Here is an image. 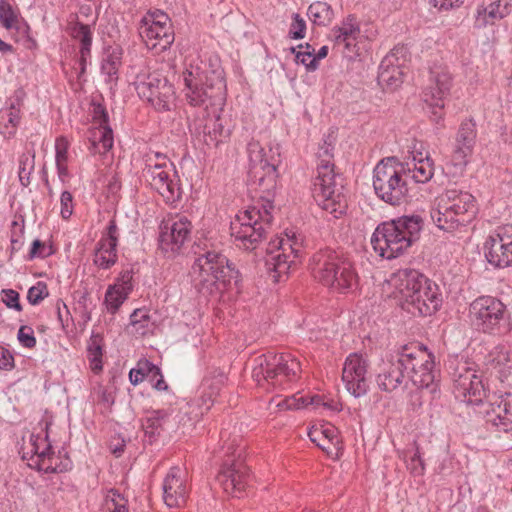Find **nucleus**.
<instances>
[{"label": "nucleus", "mask_w": 512, "mask_h": 512, "mask_svg": "<svg viewBox=\"0 0 512 512\" xmlns=\"http://www.w3.org/2000/svg\"><path fill=\"white\" fill-rule=\"evenodd\" d=\"M507 7L502 6L500 2L491 3L484 9V14L491 20L502 19L507 15Z\"/></svg>", "instance_id": "69168bd1"}, {"label": "nucleus", "mask_w": 512, "mask_h": 512, "mask_svg": "<svg viewBox=\"0 0 512 512\" xmlns=\"http://www.w3.org/2000/svg\"><path fill=\"white\" fill-rule=\"evenodd\" d=\"M184 97L192 107H202L207 117L202 127L203 141L217 147L230 136L218 112L225 104V79L221 66H189L183 72Z\"/></svg>", "instance_id": "f257e3e1"}, {"label": "nucleus", "mask_w": 512, "mask_h": 512, "mask_svg": "<svg viewBox=\"0 0 512 512\" xmlns=\"http://www.w3.org/2000/svg\"><path fill=\"white\" fill-rule=\"evenodd\" d=\"M122 48L118 45L109 46L105 51L103 64H117L122 57Z\"/></svg>", "instance_id": "338daca9"}, {"label": "nucleus", "mask_w": 512, "mask_h": 512, "mask_svg": "<svg viewBox=\"0 0 512 512\" xmlns=\"http://www.w3.org/2000/svg\"><path fill=\"white\" fill-rule=\"evenodd\" d=\"M403 175H406L404 163L396 157L382 159L373 170V188L376 195L393 206L404 203L408 196V186Z\"/></svg>", "instance_id": "f8f14e48"}, {"label": "nucleus", "mask_w": 512, "mask_h": 512, "mask_svg": "<svg viewBox=\"0 0 512 512\" xmlns=\"http://www.w3.org/2000/svg\"><path fill=\"white\" fill-rule=\"evenodd\" d=\"M471 323L485 334L506 336L512 332V317L498 298L482 295L469 306Z\"/></svg>", "instance_id": "9b49d317"}, {"label": "nucleus", "mask_w": 512, "mask_h": 512, "mask_svg": "<svg viewBox=\"0 0 512 512\" xmlns=\"http://www.w3.org/2000/svg\"><path fill=\"white\" fill-rule=\"evenodd\" d=\"M70 142L65 136H59L55 140V163L60 182L66 183L70 177L68 170V150Z\"/></svg>", "instance_id": "c9c22d12"}, {"label": "nucleus", "mask_w": 512, "mask_h": 512, "mask_svg": "<svg viewBox=\"0 0 512 512\" xmlns=\"http://www.w3.org/2000/svg\"><path fill=\"white\" fill-rule=\"evenodd\" d=\"M227 459L217 475V481L228 495L239 497L244 491L248 480V468L244 464L242 454L244 448H227Z\"/></svg>", "instance_id": "a211bd4d"}, {"label": "nucleus", "mask_w": 512, "mask_h": 512, "mask_svg": "<svg viewBox=\"0 0 512 512\" xmlns=\"http://www.w3.org/2000/svg\"><path fill=\"white\" fill-rule=\"evenodd\" d=\"M484 256L494 268L512 266V224L499 227L484 243Z\"/></svg>", "instance_id": "412c9836"}, {"label": "nucleus", "mask_w": 512, "mask_h": 512, "mask_svg": "<svg viewBox=\"0 0 512 512\" xmlns=\"http://www.w3.org/2000/svg\"><path fill=\"white\" fill-rule=\"evenodd\" d=\"M20 123V109L14 103L0 114L1 134L10 139L15 136L18 125Z\"/></svg>", "instance_id": "ea45409f"}, {"label": "nucleus", "mask_w": 512, "mask_h": 512, "mask_svg": "<svg viewBox=\"0 0 512 512\" xmlns=\"http://www.w3.org/2000/svg\"><path fill=\"white\" fill-rule=\"evenodd\" d=\"M49 291L45 282L39 281L30 287L27 293V300L32 305H37L48 297Z\"/></svg>", "instance_id": "5fc2aeb1"}, {"label": "nucleus", "mask_w": 512, "mask_h": 512, "mask_svg": "<svg viewBox=\"0 0 512 512\" xmlns=\"http://www.w3.org/2000/svg\"><path fill=\"white\" fill-rule=\"evenodd\" d=\"M428 83L422 91L424 108L432 122L442 125L445 99L452 86V77L446 66H429Z\"/></svg>", "instance_id": "4468645a"}, {"label": "nucleus", "mask_w": 512, "mask_h": 512, "mask_svg": "<svg viewBox=\"0 0 512 512\" xmlns=\"http://www.w3.org/2000/svg\"><path fill=\"white\" fill-rule=\"evenodd\" d=\"M247 154L251 184L259 191L261 198L269 197L276 188L277 168L281 163L279 144L262 146L259 141L251 139L247 144Z\"/></svg>", "instance_id": "9d476101"}, {"label": "nucleus", "mask_w": 512, "mask_h": 512, "mask_svg": "<svg viewBox=\"0 0 512 512\" xmlns=\"http://www.w3.org/2000/svg\"><path fill=\"white\" fill-rule=\"evenodd\" d=\"M420 216H403L377 226L371 237L373 249L379 256L393 259L402 255L419 237Z\"/></svg>", "instance_id": "423d86ee"}, {"label": "nucleus", "mask_w": 512, "mask_h": 512, "mask_svg": "<svg viewBox=\"0 0 512 512\" xmlns=\"http://www.w3.org/2000/svg\"><path fill=\"white\" fill-rule=\"evenodd\" d=\"M271 253L273 249L291 254V258L298 259L302 253V239L295 233H285L284 237H278L270 242Z\"/></svg>", "instance_id": "e433bc0d"}, {"label": "nucleus", "mask_w": 512, "mask_h": 512, "mask_svg": "<svg viewBox=\"0 0 512 512\" xmlns=\"http://www.w3.org/2000/svg\"><path fill=\"white\" fill-rule=\"evenodd\" d=\"M306 33V21L298 13L292 15V22L290 24L289 36L292 39H303Z\"/></svg>", "instance_id": "13d9d810"}, {"label": "nucleus", "mask_w": 512, "mask_h": 512, "mask_svg": "<svg viewBox=\"0 0 512 512\" xmlns=\"http://www.w3.org/2000/svg\"><path fill=\"white\" fill-rule=\"evenodd\" d=\"M143 177L166 203L173 204L181 198V188L173 163L165 154L149 152L145 157Z\"/></svg>", "instance_id": "ddd939ff"}, {"label": "nucleus", "mask_w": 512, "mask_h": 512, "mask_svg": "<svg viewBox=\"0 0 512 512\" xmlns=\"http://www.w3.org/2000/svg\"><path fill=\"white\" fill-rule=\"evenodd\" d=\"M489 404L485 410L486 421L501 431L512 430V394L495 392L488 396Z\"/></svg>", "instance_id": "a878e982"}, {"label": "nucleus", "mask_w": 512, "mask_h": 512, "mask_svg": "<svg viewBox=\"0 0 512 512\" xmlns=\"http://www.w3.org/2000/svg\"><path fill=\"white\" fill-rule=\"evenodd\" d=\"M169 413L166 410H154L147 414L142 421V428L150 438L160 434L168 421Z\"/></svg>", "instance_id": "79ce46f5"}, {"label": "nucleus", "mask_w": 512, "mask_h": 512, "mask_svg": "<svg viewBox=\"0 0 512 512\" xmlns=\"http://www.w3.org/2000/svg\"><path fill=\"white\" fill-rule=\"evenodd\" d=\"M308 436L327 455H338L341 442L338 429L334 425L330 423L314 425L309 429Z\"/></svg>", "instance_id": "c85d7f7f"}, {"label": "nucleus", "mask_w": 512, "mask_h": 512, "mask_svg": "<svg viewBox=\"0 0 512 512\" xmlns=\"http://www.w3.org/2000/svg\"><path fill=\"white\" fill-rule=\"evenodd\" d=\"M192 286L203 296H218L232 281H239V272L220 252L208 250L199 254L189 272Z\"/></svg>", "instance_id": "20e7f679"}, {"label": "nucleus", "mask_w": 512, "mask_h": 512, "mask_svg": "<svg viewBox=\"0 0 512 512\" xmlns=\"http://www.w3.org/2000/svg\"><path fill=\"white\" fill-rule=\"evenodd\" d=\"M2 301L9 309H14L18 312L22 310V306L19 301V293L13 289H3Z\"/></svg>", "instance_id": "0e129e2a"}, {"label": "nucleus", "mask_w": 512, "mask_h": 512, "mask_svg": "<svg viewBox=\"0 0 512 512\" xmlns=\"http://www.w3.org/2000/svg\"><path fill=\"white\" fill-rule=\"evenodd\" d=\"M74 211V201L72 194L65 190L60 196V215L64 220H68Z\"/></svg>", "instance_id": "bf43d9fd"}, {"label": "nucleus", "mask_w": 512, "mask_h": 512, "mask_svg": "<svg viewBox=\"0 0 512 512\" xmlns=\"http://www.w3.org/2000/svg\"><path fill=\"white\" fill-rule=\"evenodd\" d=\"M14 367V357L5 347L0 346V369L9 370Z\"/></svg>", "instance_id": "774afa93"}, {"label": "nucleus", "mask_w": 512, "mask_h": 512, "mask_svg": "<svg viewBox=\"0 0 512 512\" xmlns=\"http://www.w3.org/2000/svg\"><path fill=\"white\" fill-rule=\"evenodd\" d=\"M34 168L35 153L32 150H28L19 157L18 176L22 186L27 187L30 184Z\"/></svg>", "instance_id": "a18cd8bd"}, {"label": "nucleus", "mask_w": 512, "mask_h": 512, "mask_svg": "<svg viewBox=\"0 0 512 512\" xmlns=\"http://www.w3.org/2000/svg\"><path fill=\"white\" fill-rule=\"evenodd\" d=\"M261 203L240 211L230 224V234L235 245L252 251L266 238L273 216V204L268 197Z\"/></svg>", "instance_id": "0eeeda50"}, {"label": "nucleus", "mask_w": 512, "mask_h": 512, "mask_svg": "<svg viewBox=\"0 0 512 512\" xmlns=\"http://www.w3.org/2000/svg\"><path fill=\"white\" fill-rule=\"evenodd\" d=\"M90 369L98 374L103 370L104 338L99 333H92L86 347Z\"/></svg>", "instance_id": "72a5a7b5"}, {"label": "nucleus", "mask_w": 512, "mask_h": 512, "mask_svg": "<svg viewBox=\"0 0 512 512\" xmlns=\"http://www.w3.org/2000/svg\"><path fill=\"white\" fill-rule=\"evenodd\" d=\"M140 26L160 29L162 32L161 50H166L174 42V32L170 19L166 13L161 10L148 11L141 20Z\"/></svg>", "instance_id": "2f4dec72"}, {"label": "nucleus", "mask_w": 512, "mask_h": 512, "mask_svg": "<svg viewBox=\"0 0 512 512\" xmlns=\"http://www.w3.org/2000/svg\"><path fill=\"white\" fill-rule=\"evenodd\" d=\"M118 239L119 229L116 221L111 219L95 248L93 262L98 268L106 270L117 262Z\"/></svg>", "instance_id": "cd10ccee"}, {"label": "nucleus", "mask_w": 512, "mask_h": 512, "mask_svg": "<svg viewBox=\"0 0 512 512\" xmlns=\"http://www.w3.org/2000/svg\"><path fill=\"white\" fill-rule=\"evenodd\" d=\"M271 403H275V406L279 410H298L307 407V397L300 394H294L278 402L273 398Z\"/></svg>", "instance_id": "3c124183"}, {"label": "nucleus", "mask_w": 512, "mask_h": 512, "mask_svg": "<svg viewBox=\"0 0 512 512\" xmlns=\"http://www.w3.org/2000/svg\"><path fill=\"white\" fill-rule=\"evenodd\" d=\"M87 139L88 149L92 154L104 155L112 149L114 144L113 131L109 125L91 126Z\"/></svg>", "instance_id": "473e14b6"}, {"label": "nucleus", "mask_w": 512, "mask_h": 512, "mask_svg": "<svg viewBox=\"0 0 512 512\" xmlns=\"http://www.w3.org/2000/svg\"><path fill=\"white\" fill-rule=\"evenodd\" d=\"M132 279V272L124 271L120 274L116 283L108 287L105 293V304L110 313H116L132 292Z\"/></svg>", "instance_id": "c756f323"}, {"label": "nucleus", "mask_w": 512, "mask_h": 512, "mask_svg": "<svg viewBox=\"0 0 512 512\" xmlns=\"http://www.w3.org/2000/svg\"><path fill=\"white\" fill-rule=\"evenodd\" d=\"M415 350L418 353L425 355V357H423V360L421 361L414 358L409 359L410 364L404 366V369L410 383L414 387L420 389L428 387L434 381V360L432 354L419 343H411L403 346L399 354H411V356L414 357V355L416 356Z\"/></svg>", "instance_id": "aec40b11"}, {"label": "nucleus", "mask_w": 512, "mask_h": 512, "mask_svg": "<svg viewBox=\"0 0 512 512\" xmlns=\"http://www.w3.org/2000/svg\"><path fill=\"white\" fill-rule=\"evenodd\" d=\"M403 66H380L377 80L384 91L393 92L403 83Z\"/></svg>", "instance_id": "f704fd0d"}, {"label": "nucleus", "mask_w": 512, "mask_h": 512, "mask_svg": "<svg viewBox=\"0 0 512 512\" xmlns=\"http://www.w3.org/2000/svg\"><path fill=\"white\" fill-rule=\"evenodd\" d=\"M453 393L461 402L479 404L486 397V388L477 365L465 359L456 360L452 367Z\"/></svg>", "instance_id": "2eb2a0df"}, {"label": "nucleus", "mask_w": 512, "mask_h": 512, "mask_svg": "<svg viewBox=\"0 0 512 512\" xmlns=\"http://www.w3.org/2000/svg\"><path fill=\"white\" fill-rule=\"evenodd\" d=\"M404 165L406 168V175H410L416 183L425 184L429 182L434 175V164L432 159L417 161L415 163L407 162Z\"/></svg>", "instance_id": "58836bf2"}, {"label": "nucleus", "mask_w": 512, "mask_h": 512, "mask_svg": "<svg viewBox=\"0 0 512 512\" xmlns=\"http://www.w3.org/2000/svg\"><path fill=\"white\" fill-rule=\"evenodd\" d=\"M416 356L414 359L423 360L425 355L418 353L415 350ZM411 359V354H399L395 362H390L384 365L380 373L377 375L376 382L378 387L385 392H392L400 386L408 387L410 381L407 379L404 366H407ZM413 359V356H412Z\"/></svg>", "instance_id": "393cba45"}, {"label": "nucleus", "mask_w": 512, "mask_h": 512, "mask_svg": "<svg viewBox=\"0 0 512 512\" xmlns=\"http://www.w3.org/2000/svg\"><path fill=\"white\" fill-rule=\"evenodd\" d=\"M130 327L132 333L140 336L153 333L155 329V322L149 311L145 308L135 309L130 315Z\"/></svg>", "instance_id": "4c0bfd02"}, {"label": "nucleus", "mask_w": 512, "mask_h": 512, "mask_svg": "<svg viewBox=\"0 0 512 512\" xmlns=\"http://www.w3.org/2000/svg\"><path fill=\"white\" fill-rule=\"evenodd\" d=\"M52 424V416L45 414L39 422L40 431L32 433L27 446L23 448L22 458L31 461V467L45 472H55L52 465L53 450L49 441L48 429Z\"/></svg>", "instance_id": "dca6fc26"}, {"label": "nucleus", "mask_w": 512, "mask_h": 512, "mask_svg": "<svg viewBox=\"0 0 512 512\" xmlns=\"http://www.w3.org/2000/svg\"><path fill=\"white\" fill-rule=\"evenodd\" d=\"M491 364L500 374L506 375L512 370V349L497 346L491 352Z\"/></svg>", "instance_id": "37998d69"}, {"label": "nucleus", "mask_w": 512, "mask_h": 512, "mask_svg": "<svg viewBox=\"0 0 512 512\" xmlns=\"http://www.w3.org/2000/svg\"><path fill=\"white\" fill-rule=\"evenodd\" d=\"M67 33L79 43L80 63L86 64L90 56L93 33L89 24L82 23L78 15H70Z\"/></svg>", "instance_id": "7c9ffc66"}, {"label": "nucleus", "mask_w": 512, "mask_h": 512, "mask_svg": "<svg viewBox=\"0 0 512 512\" xmlns=\"http://www.w3.org/2000/svg\"><path fill=\"white\" fill-rule=\"evenodd\" d=\"M390 296L414 316H430L441 306L438 286L414 269H400L385 282Z\"/></svg>", "instance_id": "f03ea898"}, {"label": "nucleus", "mask_w": 512, "mask_h": 512, "mask_svg": "<svg viewBox=\"0 0 512 512\" xmlns=\"http://www.w3.org/2000/svg\"><path fill=\"white\" fill-rule=\"evenodd\" d=\"M307 15L314 24L325 26L332 21L333 10L328 3L317 1L309 6Z\"/></svg>", "instance_id": "c03bdc74"}, {"label": "nucleus", "mask_w": 512, "mask_h": 512, "mask_svg": "<svg viewBox=\"0 0 512 512\" xmlns=\"http://www.w3.org/2000/svg\"><path fill=\"white\" fill-rule=\"evenodd\" d=\"M193 225L184 215L176 214L161 222L159 227V247L168 257L179 254L191 238Z\"/></svg>", "instance_id": "f3484780"}, {"label": "nucleus", "mask_w": 512, "mask_h": 512, "mask_svg": "<svg viewBox=\"0 0 512 512\" xmlns=\"http://www.w3.org/2000/svg\"><path fill=\"white\" fill-rule=\"evenodd\" d=\"M476 198L468 191L447 188L436 198L430 210L434 225L448 233H461L472 223L477 214Z\"/></svg>", "instance_id": "39448f33"}, {"label": "nucleus", "mask_w": 512, "mask_h": 512, "mask_svg": "<svg viewBox=\"0 0 512 512\" xmlns=\"http://www.w3.org/2000/svg\"><path fill=\"white\" fill-rule=\"evenodd\" d=\"M127 501L117 491L107 493L101 506V512H128Z\"/></svg>", "instance_id": "de8ad7c7"}, {"label": "nucleus", "mask_w": 512, "mask_h": 512, "mask_svg": "<svg viewBox=\"0 0 512 512\" xmlns=\"http://www.w3.org/2000/svg\"><path fill=\"white\" fill-rule=\"evenodd\" d=\"M312 406L316 410L322 411H338V403L330 400H326L321 395H313L307 398V407Z\"/></svg>", "instance_id": "6e6d98bb"}, {"label": "nucleus", "mask_w": 512, "mask_h": 512, "mask_svg": "<svg viewBox=\"0 0 512 512\" xmlns=\"http://www.w3.org/2000/svg\"><path fill=\"white\" fill-rule=\"evenodd\" d=\"M160 32V29L150 28L147 26H139V35L142 37L146 46L150 50H154L155 53L163 52L161 50L162 38H164Z\"/></svg>", "instance_id": "49530a36"}, {"label": "nucleus", "mask_w": 512, "mask_h": 512, "mask_svg": "<svg viewBox=\"0 0 512 512\" xmlns=\"http://www.w3.org/2000/svg\"><path fill=\"white\" fill-rule=\"evenodd\" d=\"M414 450L408 457L409 450L404 451V459L406 461L407 469L414 476H422L425 472V464L420 454L419 446L416 442L413 443Z\"/></svg>", "instance_id": "8fccbe9b"}, {"label": "nucleus", "mask_w": 512, "mask_h": 512, "mask_svg": "<svg viewBox=\"0 0 512 512\" xmlns=\"http://www.w3.org/2000/svg\"><path fill=\"white\" fill-rule=\"evenodd\" d=\"M477 130L476 123L472 119L461 122L456 133L453 151L450 157V164L455 172H463L473 154L476 144Z\"/></svg>", "instance_id": "b1692460"}, {"label": "nucleus", "mask_w": 512, "mask_h": 512, "mask_svg": "<svg viewBox=\"0 0 512 512\" xmlns=\"http://www.w3.org/2000/svg\"><path fill=\"white\" fill-rule=\"evenodd\" d=\"M359 36L360 27L354 15H348L339 27L331 31V37L335 43L334 49L348 62L366 61V52H361L358 47Z\"/></svg>", "instance_id": "6ab92c4d"}, {"label": "nucleus", "mask_w": 512, "mask_h": 512, "mask_svg": "<svg viewBox=\"0 0 512 512\" xmlns=\"http://www.w3.org/2000/svg\"><path fill=\"white\" fill-rule=\"evenodd\" d=\"M310 268L315 279L335 291H353L358 286L359 277L353 264L334 251L316 252L310 260Z\"/></svg>", "instance_id": "1a4fd4ad"}, {"label": "nucleus", "mask_w": 512, "mask_h": 512, "mask_svg": "<svg viewBox=\"0 0 512 512\" xmlns=\"http://www.w3.org/2000/svg\"><path fill=\"white\" fill-rule=\"evenodd\" d=\"M294 263L295 259L291 258V254L276 250V253L268 261L269 270L273 273L274 281L278 282L282 276L287 275Z\"/></svg>", "instance_id": "a19ab883"}, {"label": "nucleus", "mask_w": 512, "mask_h": 512, "mask_svg": "<svg viewBox=\"0 0 512 512\" xmlns=\"http://www.w3.org/2000/svg\"><path fill=\"white\" fill-rule=\"evenodd\" d=\"M17 338L19 343L25 348H34L36 346V338L34 331L29 326H21L18 330Z\"/></svg>", "instance_id": "680f3d73"}, {"label": "nucleus", "mask_w": 512, "mask_h": 512, "mask_svg": "<svg viewBox=\"0 0 512 512\" xmlns=\"http://www.w3.org/2000/svg\"><path fill=\"white\" fill-rule=\"evenodd\" d=\"M138 94L149 102L157 111H170L175 106L176 94L174 87L165 78L148 77L140 82Z\"/></svg>", "instance_id": "5701e85b"}, {"label": "nucleus", "mask_w": 512, "mask_h": 512, "mask_svg": "<svg viewBox=\"0 0 512 512\" xmlns=\"http://www.w3.org/2000/svg\"><path fill=\"white\" fill-rule=\"evenodd\" d=\"M301 372V364L291 353H268L254 359L252 378L266 390H283L295 382Z\"/></svg>", "instance_id": "6e6552de"}, {"label": "nucleus", "mask_w": 512, "mask_h": 512, "mask_svg": "<svg viewBox=\"0 0 512 512\" xmlns=\"http://www.w3.org/2000/svg\"><path fill=\"white\" fill-rule=\"evenodd\" d=\"M53 253L52 247L47 245L45 242H42L39 239H36L32 243L31 250L29 252V258H45L50 256Z\"/></svg>", "instance_id": "e2e57ef3"}, {"label": "nucleus", "mask_w": 512, "mask_h": 512, "mask_svg": "<svg viewBox=\"0 0 512 512\" xmlns=\"http://www.w3.org/2000/svg\"><path fill=\"white\" fill-rule=\"evenodd\" d=\"M408 153L411 156V163L431 159L429 151L427 150V145L423 141L417 139H413L411 141V144L408 146Z\"/></svg>", "instance_id": "864d4df0"}, {"label": "nucleus", "mask_w": 512, "mask_h": 512, "mask_svg": "<svg viewBox=\"0 0 512 512\" xmlns=\"http://www.w3.org/2000/svg\"><path fill=\"white\" fill-rule=\"evenodd\" d=\"M334 144L330 137L323 139L317 151V174L313 181L312 195L318 206L340 218L347 211V199L343 193V185L338 182L334 172Z\"/></svg>", "instance_id": "7ed1b4c3"}, {"label": "nucleus", "mask_w": 512, "mask_h": 512, "mask_svg": "<svg viewBox=\"0 0 512 512\" xmlns=\"http://www.w3.org/2000/svg\"><path fill=\"white\" fill-rule=\"evenodd\" d=\"M17 13L6 0H0V23L6 29L12 28L17 22Z\"/></svg>", "instance_id": "603ef678"}, {"label": "nucleus", "mask_w": 512, "mask_h": 512, "mask_svg": "<svg viewBox=\"0 0 512 512\" xmlns=\"http://www.w3.org/2000/svg\"><path fill=\"white\" fill-rule=\"evenodd\" d=\"M149 374L158 375L160 374V369L149 361H145L144 363L139 362L136 368L130 370L129 380L132 385L136 386L143 382L145 377Z\"/></svg>", "instance_id": "09e8293b"}, {"label": "nucleus", "mask_w": 512, "mask_h": 512, "mask_svg": "<svg viewBox=\"0 0 512 512\" xmlns=\"http://www.w3.org/2000/svg\"><path fill=\"white\" fill-rule=\"evenodd\" d=\"M384 61L388 64H394V62H410L411 54L405 45H396L389 54L386 55Z\"/></svg>", "instance_id": "4d7b16f0"}, {"label": "nucleus", "mask_w": 512, "mask_h": 512, "mask_svg": "<svg viewBox=\"0 0 512 512\" xmlns=\"http://www.w3.org/2000/svg\"><path fill=\"white\" fill-rule=\"evenodd\" d=\"M162 491L163 501L167 507L180 508L186 504L190 489L179 467L170 468L163 479Z\"/></svg>", "instance_id": "bb28decb"}, {"label": "nucleus", "mask_w": 512, "mask_h": 512, "mask_svg": "<svg viewBox=\"0 0 512 512\" xmlns=\"http://www.w3.org/2000/svg\"><path fill=\"white\" fill-rule=\"evenodd\" d=\"M342 381L347 391L355 398L366 395L370 383L368 360L358 353L348 355L342 370Z\"/></svg>", "instance_id": "4be33fe9"}, {"label": "nucleus", "mask_w": 512, "mask_h": 512, "mask_svg": "<svg viewBox=\"0 0 512 512\" xmlns=\"http://www.w3.org/2000/svg\"><path fill=\"white\" fill-rule=\"evenodd\" d=\"M91 116H92V126L109 125L108 113L102 104L92 103Z\"/></svg>", "instance_id": "052dcab7"}]
</instances>
